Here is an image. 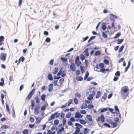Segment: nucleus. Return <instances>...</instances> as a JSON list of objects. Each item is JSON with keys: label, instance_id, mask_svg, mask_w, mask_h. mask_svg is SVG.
Returning a JSON list of instances; mask_svg holds the SVG:
<instances>
[{"label": "nucleus", "instance_id": "obj_5", "mask_svg": "<svg viewBox=\"0 0 134 134\" xmlns=\"http://www.w3.org/2000/svg\"><path fill=\"white\" fill-rule=\"evenodd\" d=\"M65 56V57H61L60 59H71L72 58V55L70 53L67 54Z\"/></svg>", "mask_w": 134, "mask_h": 134}, {"label": "nucleus", "instance_id": "obj_17", "mask_svg": "<svg viewBox=\"0 0 134 134\" xmlns=\"http://www.w3.org/2000/svg\"><path fill=\"white\" fill-rule=\"evenodd\" d=\"M76 130H75L74 132L76 134H78L79 133H80V129L79 127H75Z\"/></svg>", "mask_w": 134, "mask_h": 134}, {"label": "nucleus", "instance_id": "obj_15", "mask_svg": "<svg viewBox=\"0 0 134 134\" xmlns=\"http://www.w3.org/2000/svg\"><path fill=\"white\" fill-rule=\"evenodd\" d=\"M64 128L63 127H62L57 132V134H62L60 133L61 132L63 131H64Z\"/></svg>", "mask_w": 134, "mask_h": 134}, {"label": "nucleus", "instance_id": "obj_47", "mask_svg": "<svg viewBox=\"0 0 134 134\" xmlns=\"http://www.w3.org/2000/svg\"><path fill=\"white\" fill-rule=\"evenodd\" d=\"M65 72V70H63L62 71V74H61L62 77H63L66 76V74Z\"/></svg>", "mask_w": 134, "mask_h": 134}, {"label": "nucleus", "instance_id": "obj_19", "mask_svg": "<svg viewBox=\"0 0 134 134\" xmlns=\"http://www.w3.org/2000/svg\"><path fill=\"white\" fill-rule=\"evenodd\" d=\"M76 79L77 81H81L83 80V78L81 76H78L76 77Z\"/></svg>", "mask_w": 134, "mask_h": 134}, {"label": "nucleus", "instance_id": "obj_6", "mask_svg": "<svg viewBox=\"0 0 134 134\" xmlns=\"http://www.w3.org/2000/svg\"><path fill=\"white\" fill-rule=\"evenodd\" d=\"M57 114V112L55 113L54 114H51L50 116L48 118V121H50L53 119L55 117V115Z\"/></svg>", "mask_w": 134, "mask_h": 134}, {"label": "nucleus", "instance_id": "obj_48", "mask_svg": "<svg viewBox=\"0 0 134 134\" xmlns=\"http://www.w3.org/2000/svg\"><path fill=\"white\" fill-rule=\"evenodd\" d=\"M115 76H119L120 75V72L118 71H117L115 73Z\"/></svg>", "mask_w": 134, "mask_h": 134}, {"label": "nucleus", "instance_id": "obj_63", "mask_svg": "<svg viewBox=\"0 0 134 134\" xmlns=\"http://www.w3.org/2000/svg\"><path fill=\"white\" fill-rule=\"evenodd\" d=\"M80 113L82 114H85L86 113V111L85 110H81L80 111Z\"/></svg>", "mask_w": 134, "mask_h": 134}, {"label": "nucleus", "instance_id": "obj_14", "mask_svg": "<svg viewBox=\"0 0 134 134\" xmlns=\"http://www.w3.org/2000/svg\"><path fill=\"white\" fill-rule=\"evenodd\" d=\"M86 117L89 121H92V117L90 115H87L86 116Z\"/></svg>", "mask_w": 134, "mask_h": 134}, {"label": "nucleus", "instance_id": "obj_36", "mask_svg": "<svg viewBox=\"0 0 134 134\" xmlns=\"http://www.w3.org/2000/svg\"><path fill=\"white\" fill-rule=\"evenodd\" d=\"M99 66L100 68H103L104 67V65L103 63H100L99 64Z\"/></svg>", "mask_w": 134, "mask_h": 134}, {"label": "nucleus", "instance_id": "obj_23", "mask_svg": "<svg viewBox=\"0 0 134 134\" xmlns=\"http://www.w3.org/2000/svg\"><path fill=\"white\" fill-rule=\"evenodd\" d=\"M107 97V95L105 94V93H104V96H103L101 98V101L102 102L103 101L105 100Z\"/></svg>", "mask_w": 134, "mask_h": 134}, {"label": "nucleus", "instance_id": "obj_13", "mask_svg": "<svg viewBox=\"0 0 134 134\" xmlns=\"http://www.w3.org/2000/svg\"><path fill=\"white\" fill-rule=\"evenodd\" d=\"M80 123L82 124L85 125L87 123V121H86L83 119H80Z\"/></svg>", "mask_w": 134, "mask_h": 134}, {"label": "nucleus", "instance_id": "obj_59", "mask_svg": "<svg viewBox=\"0 0 134 134\" xmlns=\"http://www.w3.org/2000/svg\"><path fill=\"white\" fill-rule=\"evenodd\" d=\"M102 36L104 38H107V36L106 34L104 32H102Z\"/></svg>", "mask_w": 134, "mask_h": 134}, {"label": "nucleus", "instance_id": "obj_34", "mask_svg": "<svg viewBox=\"0 0 134 134\" xmlns=\"http://www.w3.org/2000/svg\"><path fill=\"white\" fill-rule=\"evenodd\" d=\"M75 125L76 126V127H79L81 128H82V125L77 123H75Z\"/></svg>", "mask_w": 134, "mask_h": 134}, {"label": "nucleus", "instance_id": "obj_64", "mask_svg": "<svg viewBox=\"0 0 134 134\" xmlns=\"http://www.w3.org/2000/svg\"><path fill=\"white\" fill-rule=\"evenodd\" d=\"M5 105H6V108L7 109V110L8 111H9V106H8V104L7 103H6Z\"/></svg>", "mask_w": 134, "mask_h": 134}, {"label": "nucleus", "instance_id": "obj_30", "mask_svg": "<svg viewBox=\"0 0 134 134\" xmlns=\"http://www.w3.org/2000/svg\"><path fill=\"white\" fill-rule=\"evenodd\" d=\"M108 107L106 108H103L101 109L100 112L101 113H103L104 111H107L108 110Z\"/></svg>", "mask_w": 134, "mask_h": 134}, {"label": "nucleus", "instance_id": "obj_56", "mask_svg": "<svg viewBox=\"0 0 134 134\" xmlns=\"http://www.w3.org/2000/svg\"><path fill=\"white\" fill-rule=\"evenodd\" d=\"M30 122H33L34 121V118L32 116H30Z\"/></svg>", "mask_w": 134, "mask_h": 134}, {"label": "nucleus", "instance_id": "obj_26", "mask_svg": "<svg viewBox=\"0 0 134 134\" xmlns=\"http://www.w3.org/2000/svg\"><path fill=\"white\" fill-rule=\"evenodd\" d=\"M93 97V96L92 94H90L87 97V99L89 100H90L92 99Z\"/></svg>", "mask_w": 134, "mask_h": 134}, {"label": "nucleus", "instance_id": "obj_24", "mask_svg": "<svg viewBox=\"0 0 134 134\" xmlns=\"http://www.w3.org/2000/svg\"><path fill=\"white\" fill-rule=\"evenodd\" d=\"M84 52L85 53V54L86 56L88 57L89 55V53L88 52V48H86L85 49L84 51Z\"/></svg>", "mask_w": 134, "mask_h": 134}, {"label": "nucleus", "instance_id": "obj_45", "mask_svg": "<svg viewBox=\"0 0 134 134\" xmlns=\"http://www.w3.org/2000/svg\"><path fill=\"white\" fill-rule=\"evenodd\" d=\"M103 62L104 64L107 65H108L109 64V61L107 59H104Z\"/></svg>", "mask_w": 134, "mask_h": 134}, {"label": "nucleus", "instance_id": "obj_53", "mask_svg": "<svg viewBox=\"0 0 134 134\" xmlns=\"http://www.w3.org/2000/svg\"><path fill=\"white\" fill-rule=\"evenodd\" d=\"M75 96L77 97L80 98L81 97V96L80 94H79V93H78L77 92H76L75 93Z\"/></svg>", "mask_w": 134, "mask_h": 134}, {"label": "nucleus", "instance_id": "obj_16", "mask_svg": "<svg viewBox=\"0 0 134 134\" xmlns=\"http://www.w3.org/2000/svg\"><path fill=\"white\" fill-rule=\"evenodd\" d=\"M46 96L45 94H43L41 95V98L42 100L43 101H44L45 100V98Z\"/></svg>", "mask_w": 134, "mask_h": 134}, {"label": "nucleus", "instance_id": "obj_32", "mask_svg": "<svg viewBox=\"0 0 134 134\" xmlns=\"http://www.w3.org/2000/svg\"><path fill=\"white\" fill-rule=\"evenodd\" d=\"M10 127V126L7 125H2L1 128H2L4 129H9Z\"/></svg>", "mask_w": 134, "mask_h": 134}, {"label": "nucleus", "instance_id": "obj_31", "mask_svg": "<svg viewBox=\"0 0 134 134\" xmlns=\"http://www.w3.org/2000/svg\"><path fill=\"white\" fill-rule=\"evenodd\" d=\"M110 19L113 21V22L111 24V26L112 28H113L114 29H115V26L114 25V20L112 18H111Z\"/></svg>", "mask_w": 134, "mask_h": 134}, {"label": "nucleus", "instance_id": "obj_29", "mask_svg": "<svg viewBox=\"0 0 134 134\" xmlns=\"http://www.w3.org/2000/svg\"><path fill=\"white\" fill-rule=\"evenodd\" d=\"M80 69L81 72V73L83 74L85 71V70L84 67L82 65L80 66Z\"/></svg>", "mask_w": 134, "mask_h": 134}, {"label": "nucleus", "instance_id": "obj_35", "mask_svg": "<svg viewBox=\"0 0 134 134\" xmlns=\"http://www.w3.org/2000/svg\"><path fill=\"white\" fill-rule=\"evenodd\" d=\"M71 115V113L70 112H69L67 113L66 115V117L67 118H69Z\"/></svg>", "mask_w": 134, "mask_h": 134}, {"label": "nucleus", "instance_id": "obj_37", "mask_svg": "<svg viewBox=\"0 0 134 134\" xmlns=\"http://www.w3.org/2000/svg\"><path fill=\"white\" fill-rule=\"evenodd\" d=\"M59 120L57 119H56L54 120V124L56 126L58 125L59 123Z\"/></svg>", "mask_w": 134, "mask_h": 134}, {"label": "nucleus", "instance_id": "obj_54", "mask_svg": "<svg viewBox=\"0 0 134 134\" xmlns=\"http://www.w3.org/2000/svg\"><path fill=\"white\" fill-rule=\"evenodd\" d=\"M90 131V129H88L87 128H85L84 129L83 132L86 133H88Z\"/></svg>", "mask_w": 134, "mask_h": 134}, {"label": "nucleus", "instance_id": "obj_51", "mask_svg": "<svg viewBox=\"0 0 134 134\" xmlns=\"http://www.w3.org/2000/svg\"><path fill=\"white\" fill-rule=\"evenodd\" d=\"M102 125L108 127L109 128H110L111 127V126L109 125V124L106 123H104Z\"/></svg>", "mask_w": 134, "mask_h": 134}, {"label": "nucleus", "instance_id": "obj_20", "mask_svg": "<svg viewBox=\"0 0 134 134\" xmlns=\"http://www.w3.org/2000/svg\"><path fill=\"white\" fill-rule=\"evenodd\" d=\"M89 75V73L88 71H86V73L85 74V75L84 76V80H85L86 79H87L88 76Z\"/></svg>", "mask_w": 134, "mask_h": 134}, {"label": "nucleus", "instance_id": "obj_57", "mask_svg": "<svg viewBox=\"0 0 134 134\" xmlns=\"http://www.w3.org/2000/svg\"><path fill=\"white\" fill-rule=\"evenodd\" d=\"M62 69H60L59 71L57 74V75L58 76H59L61 75L62 72Z\"/></svg>", "mask_w": 134, "mask_h": 134}, {"label": "nucleus", "instance_id": "obj_10", "mask_svg": "<svg viewBox=\"0 0 134 134\" xmlns=\"http://www.w3.org/2000/svg\"><path fill=\"white\" fill-rule=\"evenodd\" d=\"M7 56V54L6 53H2L0 55V59H5Z\"/></svg>", "mask_w": 134, "mask_h": 134}, {"label": "nucleus", "instance_id": "obj_60", "mask_svg": "<svg viewBox=\"0 0 134 134\" xmlns=\"http://www.w3.org/2000/svg\"><path fill=\"white\" fill-rule=\"evenodd\" d=\"M117 123L116 122H113L112 124H111L113 125V127H112L114 128L116 126H117Z\"/></svg>", "mask_w": 134, "mask_h": 134}, {"label": "nucleus", "instance_id": "obj_41", "mask_svg": "<svg viewBox=\"0 0 134 134\" xmlns=\"http://www.w3.org/2000/svg\"><path fill=\"white\" fill-rule=\"evenodd\" d=\"M74 103L77 104L78 103V99L76 98H74Z\"/></svg>", "mask_w": 134, "mask_h": 134}, {"label": "nucleus", "instance_id": "obj_50", "mask_svg": "<svg viewBox=\"0 0 134 134\" xmlns=\"http://www.w3.org/2000/svg\"><path fill=\"white\" fill-rule=\"evenodd\" d=\"M100 51H97L95 53V55H99L100 54Z\"/></svg>", "mask_w": 134, "mask_h": 134}, {"label": "nucleus", "instance_id": "obj_7", "mask_svg": "<svg viewBox=\"0 0 134 134\" xmlns=\"http://www.w3.org/2000/svg\"><path fill=\"white\" fill-rule=\"evenodd\" d=\"M75 64L73 63H72L70 66V68L71 69V70L73 71H74L75 70Z\"/></svg>", "mask_w": 134, "mask_h": 134}, {"label": "nucleus", "instance_id": "obj_25", "mask_svg": "<svg viewBox=\"0 0 134 134\" xmlns=\"http://www.w3.org/2000/svg\"><path fill=\"white\" fill-rule=\"evenodd\" d=\"M64 81V79L63 78H61L59 79V83L60 85L62 84V82Z\"/></svg>", "mask_w": 134, "mask_h": 134}, {"label": "nucleus", "instance_id": "obj_28", "mask_svg": "<svg viewBox=\"0 0 134 134\" xmlns=\"http://www.w3.org/2000/svg\"><path fill=\"white\" fill-rule=\"evenodd\" d=\"M105 121L110 124H111L113 122L112 120L110 119L106 120Z\"/></svg>", "mask_w": 134, "mask_h": 134}, {"label": "nucleus", "instance_id": "obj_8", "mask_svg": "<svg viewBox=\"0 0 134 134\" xmlns=\"http://www.w3.org/2000/svg\"><path fill=\"white\" fill-rule=\"evenodd\" d=\"M53 85L52 83H50L48 86V91L51 92L53 90Z\"/></svg>", "mask_w": 134, "mask_h": 134}, {"label": "nucleus", "instance_id": "obj_61", "mask_svg": "<svg viewBox=\"0 0 134 134\" xmlns=\"http://www.w3.org/2000/svg\"><path fill=\"white\" fill-rule=\"evenodd\" d=\"M50 39L49 37H47L46 38L45 41L46 42H49L50 41Z\"/></svg>", "mask_w": 134, "mask_h": 134}, {"label": "nucleus", "instance_id": "obj_4", "mask_svg": "<svg viewBox=\"0 0 134 134\" xmlns=\"http://www.w3.org/2000/svg\"><path fill=\"white\" fill-rule=\"evenodd\" d=\"M83 115L81 114L80 113L79 111L76 112L75 114L74 118H82Z\"/></svg>", "mask_w": 134, "mask_h": 134}, {"label": "nucleus", "instance_id": "obj_22", "mask_svg": "<svg viewBox=\"0 0 134 134\" xmlns=\"http://www.w3.org/2000/svg\"><path fill=\"white\" fill-rule=\"evenodd\" d=\"M35 99L36 102L37 103H39L40 102V100L37 96H36L35 97Z\"/></svg>", "mask_w": 134, "mask_h": 134}, {"label": "nucleus", "instance_id": "obj_11", "mask_svg": "<svg viewBox=\"0 0 134 134\" xmlns=\"http://www.w3.org/2000/svg\"><path fill=\"white\" fill-rule=\"evenodd\" d=\"M79 59H75V63L77 66H79L81 64V62Z\"/></svg>", "mask_w": 134, "mask_h": 134}, {"label": "nucleus", "instance_id": "obj_2", "mask_svg": "<svg viewBox=\"0 0 134 134\" xmlns=\"http://www.w3.org/2000/svg\"><path fill=\"white\" fill-rule=\"evenodd\" d=\"M38 106H36L34 109V113L36 115H38L39 113V109L40 107L38 104Z\"/></svg>", "mask_w": 134, "mask_h": 134}, {"label": "nucleus", "instance_id": "obj_42", "mask_svg": "<svg viewBox=\"0 0 134 134\" xmlns=\"http://www.w3.org/2000/svg\"><path fill=\"white\" fill-rule=\"evenodd\" d=\"M123 39H118L117 40V44H119L121 43L123 41Z\"/></svg>", "mask_w": 134, "mask_h": 134}, {"label": "nucleus", "instance_id": "obj_49", "mask_svg": "<svg viewBox=\"0 0 134 134\" xmlns=\"http://www.w3.org/2000/svg\"><path fill=\"white\" fill-rule=\"evenodd\" d=\"M95 37V36H93L91 37L89 39L88 41V43L91 41Z\"/></svg>", "mask_w": 134, "mask_h": 134}, {"label": "nucleus", "instance_id": "obj_21", "mask_svg": "<svg viewBox=\"0 0 134 134\" xmlns=\"http://www.w3.org/2000/svg\"><path fill=\"white\" fill-rule=\"evenodd\" d=\"M48 79L49 80H52L53 79V77L52 76L51 74L49 73L48 75Z\"/></svg>", "mask_w": 134, "mask_h": 134}, {"label": "nucleus", "instance_id": "obj_38", "mask_svg": "<svg viewBox=\"0 0 134 134\" xmlns=\"http://www.w3.org/2000/svg\"><path fill=\"white\" fill-rule=\"evenodd\" d=\"M108 109L109 111L111 112L112 114L115 113H116L115 111L113 112L114 110L112 108H108Z\"/></svg>", "mask_w": 134, "mask_h": 134}, {"label": "nucleus", "instance_id": "obj_52", "mask_svg": "<svg viewBox=\"0 0 134 134\" xmlns=\"http://www.w3.org/2000/svg\"><path fill=\"white\" fill-rule=\"evenodd\" d=\"M44 117L40 118L38 120H37L35 122V123L37 124H38V123L40 122L41 121L42 119L44 118Z\"/></svg>", "mask_w": 134, "mask_h": 134}, {"label": "nucleus", "instance_id": "obj_27", "mask_svg": "<svg viewBox=\"0 0 134 134\" xmlns=\"http://www.w3.org/2000/svg\"><path fill=\"white\" fill-rule=\"evenodd\" d=\"M101 94V92L100 91H98L97 92V94L96 96V98H99Z\"/></svg>", "mask_w": 134, "mask_h": 134}, {"label": "nucleus", "instance_id": "obj_43", "mask_svg": "<svg viewBox=\"0 0 134 134\" xmlns=\"http://www.w3.org/2000/svg\"><path fill=\"white\" fill-rule=\"evenodd\" d=\"M29 132V131L27 129H25L22 132V133L23 134H28V132Z\"/></svg>", "mask_w": 134, "mask_h": 134}, {"label": "nucleus", "instance_id": "obj_9", "mask_svg": "<svg viewBox=\"0 0 134 134\" xmlns=\"http://www.w3.org/2000/svg\"><path fill=\"white\" fill-rule=\"evenodd\" d=\"M4 38L3 36H0V46H1L3 44V43L2 42L4 40Z\"/></svg>", "mask_w": 134, "mask_h": 134}, {"label": "nucleus", "instance_id": "obj_39", "mask_svg": "<svg viewBox=\"0 0 134 134\" xmlns=\"http://www.w3.org/2000/svg\"><path fill=\"white\" fill-rule=\"evenodd\" d=\"M30 100H31V106H33V107H34L35 105V101L32 99H31Z\"/></svg>", "mask_w": 134, "mask_h": 134}, {"label": "nucleus", "instance_id": "obj_40", "mask_svg": "<svg viewBox=\"0 0 134 134\" xmlns=\"http://www.w3.org/2000/svg\"><path fill=\"white\" fill-rule=\"evenodd\" d=\"M104 117L103 114L100 115V120L102 122H103L104 121Z\"/></svg>", "mask_w": 134, "mask_h": 134}, {"label": "nucleus", "instance_id": "obj_1", "mask_svg": "<svg viewBox=\"0 0 134 134\" xmlns=\"http://www.w3.org/2000/svg\"><path fill=\"white\" fill-rule=\"evenodd\" d=\"M35 91V89L34 88H33L28 95L27 97V98L28 100L30 99V98H31L32 96L34 94V92Z\"/></svg>", "mask_w": 134, "mask_h": 134}, {"label": "nucleus", "instance_id": "obj_46", "mask_svg": "<svg viewBox=\"0 0 134 134\" xmlns=\"http://www.w3.org/2000/svg\"><path fill=\"white\" fill-rule=\"evenodd\" d=\"M114 109L115 111H117V112H120V110L118 106L115 105L114 106Z\"/></svg>", "mask_w": 134, "mask_h": 134}, {"label": "nucleus", "instance_id": "obj_18", "mask_svg": "<svg viewBox=\"0 0 134 134\" xmlns=\"http://www.w3.org/2000/svg\"><path fill=\"white\" fill-rule=\"evenodd\" d=\"M102 28L103 30L105 31L106 29V27L105 23H102Z\"/></svg>", "mask_w": 134, "mask_h": 134}, {"label": "nucleus", "instance_id": "obj_3", "mask_svg": "<svg viewBox=\"0 0 134 134\" xmlns=\"http://www.w3.org/2000/svg\"><path fill=\"white\" fill-rule=\"evenodd\" d=\"M129 90L128 87L127 88H123V87L121 88V95L122 96L124 95V93H127Z\"/></svg>", "mask_w": 134, "mask_h": 134}, {"label": "nucleus", "instance_id": "obj_62", "mask_svg": "<svg viewBox=\"0 0 134 134\" xmlns=\"http://www.w3.org/2000/svg\"><path fill=\"white\" fill-rule=\"evenodd\" d=\"M80 71L79 70H77L76 71L75 74L76 75H79L80 74Z\"/></svg>", "mask_w": 134, "mask_h": 134}, {"label": "nucleus", "instance_id": "obj_55", "mask_svg": "<svg viewBox=\"0 0 134 134\" xmlns=\"http://www.w3.org/2000/svg\"><path fill=\"white\" fill-rule=\"evenodd\" d=\"M124 46H121L120 49L119 50V53H120L123 50L124 48Z\"/></svg>", "mask_w": 134, "mask_h": 134}, {"label": "nucleus", "instance_id": "obj_12", "mask_svg": "<svg viewBox=\"0 0 134 134\" xmlns=\"http://www.w3.org/2000/svg\"><path fill=\"white\" fill-rule=\"evenodd\" d=\"M87 104L85 103H83L81 104V109H85L87 107Z\"/></svg>", "mask_w": 134, "mask_h": 134}, {"label": "nucleus", "instance_id": "obj_33", "mask_svg": "<svg viewBox=\"0 0 134 134\" xmlns=\"http://www.w3.org/2000/svg\"><path fill=\"white\" fill-rule=\"evenodd\" d=\"M58 70L59 69L55 67L54 69V71L52 73L54 74H56L58 72Z\"/></svg>", "mask_w": 134, "mask_h": 134}, {"label": "nucleus", "instance_id": "obj_58", "mask_svg": "<svg viewBox=\"0 0 134 134\" xmlns=\"http://www.w3.org/2000/svg\"><path fill=\"white\" fill-rule=\"evenodd\" d=\"M72 99H69L68 101V106H69L72 102Z\"/></svg>", "mask_w": 134, "mask_h": 134}, {"label": "nucleus", "instance_id": "obj_44", "mask_svg": "<svg viewBox=\"0 0 134 134\" xmlns=\"http://www.w3.org/2000/svg\"><path fill=\"white\" fill-rule=\"evenodd\" d=\"M87 107L88 109H92L94 108V106L92 104H89L88 105Z\"/></svg>", "mask_w": 134, "mask_h": 134}]
</instances>
